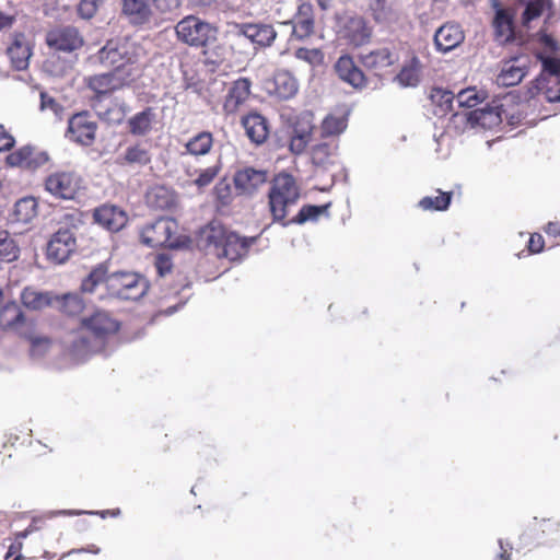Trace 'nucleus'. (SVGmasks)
<instances>
[{
	"label": "nucleus",
	"mask_w": 560,
	"mask_h": 560,
	"mask_svg": "<svg viewBox=\"0 0 560 560\" xmlns=\"http://www.w3.org/2000/svg\"><path fill=\"white\" fill-rule=\"evenodd\" d=\"M493 9L495 15L492 25L495 40L500 44H506L514 38L513 15L506 9L501 8L498 1H493Z\"/></svg>",
	"instance_id": "412c9836"
},
{
	"label": "nucleus",
	"mask_w": 560,
	"mask_h": 560,
	"mask_svg": "<svg viewBox=\"0 0 560 560\" xmlns=\"http://www.w3.org/2000/svg\"><path fill=\"white\" fill-rule=\"evenodd\" d=\"M314 130L313 115L310 112L300 114L289 126V150L294 155L304 153L312 140Z\"/></svg>",
	"instance_id": "9d476101"
},
{
	"label": "nucleus",
	"mask_w": 560,
	"mask_h": 560,
	"mask_svg": "<svg viewBox=\"0 0 560 560\" xmlns=\"http://www.w3.org/2000/svg\"><path fill=\"white\" fill-rule=\"evenodd\" d=\"M347 128V118L345 116L328 115L322 122V136L330 137L342 133Z\"/></svg>",
	"instance_id": "37998d69"
},
{
	"label": "nucleus",
	"mask_w": 560,
	"mask_h": 560,
	"mask_svg": "<svg viewBox=\"0 0 560 560\" xmlns=\"http://www.w3.org/2000/svg\"><path fill=\"white\" fill-rule=\"evenodd\" d=\"M527 59L525 57H515L505 60L501 65V70L497 77V83L502 86H514L518 84L526 75Z\"/></svg>",
	"instance_id": "aec40b11"
},
{
	"label": "nucleus",
	"mask_w": 560,
	"mask_h": 560,
	"mask_svg": "<svg viewBox=\"0 0 560 560\" xmlns=\"http://www.w3.org/2000/svg\"><path fill=\"white\" fill-rule=\"evenodd\" d=\"M37 210V202L33 197H24L19 199L12 212L9 215V222L13 223H28L35 215Z\"/></svg>",
	"instance_id": "2f4dec72"
},
{
	"label": "nucleus",
	"mask_w": 560,
	"mask_h": 560,
	"mask_svg": "<svg viewBox=\"0 0 560 560\" xmlns=\"http://www.w3.org/2000/svg\"><path fill=\"white\" fill-rule=\"evenodd\" d=\"M56 302L61 312L74 316L80 314L84 308V302L78 293H67L57 296Z\"/></svg>",
	"instance_id": "a19ab883"
},
{
	"label": "nucleus",
	"mask_w": 560,
	"mask_h": 560,
	"mask_svg": "<svg viewBox=\"0 0 560 560\" xmlns=\"http://www.w3.org/2000/svg\"><path fill=\"white\" fill-rule=\"evenodd\" d=\"M25 324V316L16 302L10 301L0 307V328L18 331Z\"/></svg>",
	"instance_id": "c85d7f7f"
},
{
	"label": "nucleus",
	"mask_w": 560,
	"mask_h": 560,
	"mask_svg": "<svg viewBox=\"0 0 560 560\" xmlns=\"http://www.w3.org/2000/svg\"><path fill=\"white\" fill-rule=\"evenodd\" d=\"M226 35L238 42L247 39L256 48H266L275 43L277 31L264 23H228Z\"/></svg>",
	"instance_id": "6e6552de"
},
{
	"label": "nucleus",
	"mask_w": 560,
	"mask_h": 560,
	"mask_svg": "<svg viewBox=\"0 0 560 560\" xmlns=\"http://www.w3.org/2000/svg\"><path fill=\"white\" fill-rule=\"evenodd\" d=\"M346 37L352 45L361 46L369 40L370 31L362 19H351L346 26Z\"/></svg>",
	"instance_id": "e433bc0d"
},
{
	"label": "nucleus",
	"mask_w": 560,
	"mask_h": 560,
	"mask_svg": "<svg viewBox=\"0 0 560 560\" xmlns=\"http://www.w3.org/2000/svg\"><path fill=\"white\" fill-rule=\"evenodd\" d=\"M14 144V139L9 135L2 125H0V152L10 150Z\"/></svg>",
	"instance_id": "680f3d73"
},
{
	"label": "nucleus",
	"mask_w": 560,
	"mask_h": 560,
	"mask_svg": "<svg viewBox=\"0 0 560 560\" xmlns=\"http://www.w3.org/2000/svg\"><path fill=\"white\" fill-rule=\"evenodd\" d=\"M431 98L438 104L442 115L454 110L456 95H454L453 92L444 89H434L432 91Z\"/></svg>",
	"instance_id": "49530a36"
},
{
	"label": "nucleus",
	"mask_w": 560,
	"mask_h": 560,
	"mask_svg": "<svg viewBox=\"0 0 560 560\" xmlns=\"http://www.w3.org/2000/svg\"><path fill=\"white\" fill-rule=\"evenodd\" d=\"M269 208L273 221L280 222L288 214V208L295 205L299 197L298 185L290 174L278 175L269 191Z\"/></svg>",
	"instance_id": "20e7f679"
},
{
	"label": "nucleus",
	"mask_w": 560,
	"mask_h": 560,
	"mask_svg": "<svg viewBox=\"0 0 560 560\" xmlns=\"http://www.w3.org/2000/svg\"><path fill=\"white\" fill-rule=\"evenodd\" d=\"M252 82L247 78L235 80L228 90L223 102V112L226 115L235 114L250 95Z\"/></svg>",
	"instance_id": "6ab92c4d"
},
{
	"label": "nucleus",
	"mask_w": 560,
	"mask_h": 560,
	"mask_svg": "<svg viewBox=\"0 0 560 560\" xmlns=\"http://www.w3.org/2000/svg\"><path fill=\"white\" fill-rule=\"evenodd\" d=\"M122 14L132 25L148 24L153 16L149 0H122Z\"/></svg>",
	"instance_id": "a878e982"
},
{
	"label": "nucleus",
	"mask_w": 560,
	"mask_h": 560,
	"mask_svg": "<svg viewBox=\"0 0 560 560\" xmlns=\"http://www.w3.org/2000/svg\"><path fill=\"white\" fill-rule=\"evenodd\" d=\"M132 82L131 74L119 69L91 75L86 79L88 86L100 95L124 89L125 86H129Z\"/></svg>",
	"instance_id": "ddd939ff"
},
{
	"label": "nucleus",
	"mask_w": 560,
	"mask_h": 560,
	"mask_svg": "<svg viewBox=\"0 0 560 560\" xmlns=\"http://www.w3.org/2000/svg\"><path fill=\"white\" fill-rule=\"evenodd\" d=\"M75 246L74 233L70 229H59L47 245V256L49 259L61 264L74 252Z\"/></svg>",
	"instance_id": "dca6fc26"
},
{
	"label": "nucleus",
	"mask_w": 560,
	"mask_h": 560,
	"mask_svg": "<svg viewBox=\"0 0 560 560\" xmlns=\"http://www.w3.org/2000/svg\"><path fill=\"white\" fill-rule=\"evenodd\" d=\"M108 269L105 264H100L82 280L81 290L84 293H94L96 288L105 283L107 285Z\"/></svg>",
	"instance_id": "4c0bfd02"
},
{
	"label": "nucleus",
	"mask_w": 560,
	"mask_h": 560,
	"mask_svg": "<svg viewBox=\"0 0 560 560\" xmlns=\"http://www.w3.org/2000/svg\"><path fill=\"white\" fill-rule=\"evenodd\" d=\"M20 248L8 231H0V261L11 262L18 259Z\"/></svg>",
	"instance_id": "79ce46f5"
},
{
	"label": "nucleus",
	"mask_w": 560,
	"mask_h": 560,
	"mask_svg": "<svg viewBox=\"0 0 560 560\" xmlns=\"http://www.w3.org/2000/svg\"><path fill=\"white\" fill-rule=\"evenodd\" d=\"M110 510H104V511H83V510H58L52 511L49 513V517L54 516H74V515H82V514H91V515H100L101 517L105 518L107 515H109Z\"/></svg>",
	"instance_id": "4d7b16f0"
},
{
	"label": "nucleus",
	"mask_w": 560,
	"mask_h": 560,
	"mask_svg": "<svg viewBox=\"0 0 560 560\" xmlns=\"http://www.w3.org/2000/svg\"><path fill=\"white\" fill-rule=\"evenodd\" d=\"M221 171V161L220 159L217 162L206 168L196 170L194 173L188 172L189 176L197 174V177L194 179V184L199 188L206 187L210 185L213 179L219 175Z\"/></svg>",
	"instance_id": "c03bdc74"
},
{
	"label": "nucleus",
	"mask_w": 560,
	"mask_h": 560,
	"mask_svg": "<svg viewBox=\"0 0 560 560\" xmlns=\"http://www.w3.org/2000/svg\"><path fill=\"white\" fill-rule=\"evenodd\" d=\"M421 78V62L417 57H412L410 61L402 67L400 72L395 77V81L402 88L417 86Z\"/></svg>",
	"instance_id": "f704fd0d"
},
{
	"label": "nucleus",
	"mask_w": 560,
	"mask_h": 560,
	"mask_svg": "<svg viewBox=\"0 0 560 560\" xmlns=\"http://www.w3.org/2000/svg\"><path fill=\"white\" fill-rule=\"evenodd\" d=\"M96 124L86 114H77L69 119L68 137L82 145H90L95 139Z\"/></svg>",
	"instance_id": "f3484780"
},
{
	"label": "nucleus",
	"mask_w": 560,
	"mask_h": 560,
	"mask_svg": "<svg viewBox=\"0 0 560 560\" xmlns=\"http://www.w3.org/2000/svg\"><path fill=\"white\" fill-rule=\"evenodd\" d=\"M338 144L336 141H326L312 148V162L324 170L334 166L338 161Z\"/></svg>",
	"instance_id": "cd10ccee"
},
{
	"label": "nucleus",
	"mask_w": 560,
	"mask_h": 560,
	"mask_svg": "<svg viewBox=\"0 0 560 560\" xmlns=\"http://www.w3.org/2000/svg\"><path fill=\"white\" fill-rule=\"evenodd\" d=\"M40 109L50 110L55 117L60 118L63 112V107L49 94L40 93Z\"/></svg>",
	"instance_id": "6e6d98bb"
},
{
	"label": "nucleus",
	"mask_w": 560,
	"mask_h": 560,
	"mask_svg": "<svg viewBox=\"0 0 560 560\" xmlns=\"http://www.w3.org/2000/svg\"><path fill=\"white\" fill-rule=\"evenodd\" d=\"M46 43L56 50L71 52L82 47L84 40L78 28L60 26L47 33Z\"/></svg>",
	"instance_id": "2eb2a0df"
},
{
	"label": "nucleus",
	"mask_w": 560,
	"mask_h": 560,
	"mask_svg": "<svg viewBox=\"0 0 560 560\" xmlns=\"http://www.w3.org/2000/svg\"><path fill=\"white\" fill-rule=\"evenodd\" d=\"M452 194L438 190L436 196H425L420 199L418 206L424 211H443L451 203Z\"/></svg>",
	"instance_id": "ea45409f"
},
{
	"label": "nucleus",
	"mask_w": 560,
	"mask_h": 560,
	"mask_svg": "<svg viewBox=\"0 0 560 560\" xmlns=\"http://www.w3.org/2000/svg\"><path fill=\"white\" fill-rule=\"evenodd\" d=\"M545 231L548 235L560 237V224L558 222H549Z\"/></svg>",
	"instance_id": "0e129e2a"
},
{
	"label": "nucleus",
	"mask_w": 560,
	"mask_h": 560,
	"mask_svg": "<svg viewBox=\"0 0 560 560\" xmlns=\"http://www.w3.org/2000/svg\"><path fill=\"white\" fill-rule=\"evenodd\" d=\"M54 347V342L47 337H33L31 339V357L35 361H40L52 351Z\"/></svg>",
	"instance_id": "a18cd8bd"
},
{
	"label": "nucleus",
	"mask_w": 560,
	"mask_h": 560,
	"mask_svg": "<svg viewBox=\"0 0 560 560\" xmlns=\"http://www.w3.org/2000/svg\"><path fill=\"white\" fill-rule=\"evenodd\" d=\"M97 114L102 119H104L110 124H119L124 118V113L121 112L120 108H118L116 106L108 108L104 112L98 110Z\"/></svg>",
	"instance_id": "13d9d810"
},
{
	"label": "nucleus",
	"mask_w": 560,
	"mask_h": 560,
	"mask_svg": "<svg viewBox=\"0 0 560 560\" xmlns=\"http://www.w3.org/2000/svg\"><path fill=\"white\" fill-rule=\"evenodd\" d=\"M242 125L246 136L255 144H262L269 135V126L267 119L258 114H249L242 119Z\"/></svg>",
	"instance_id": "bb28decb"
},
{
	"label": "nucleus",
	"mask_w": 560,
	"mask_h": 560,
	"mask_svg": "<svg viewBox=\"0 0 560 560\" xmlns=\"http://www.w3.org/2000/svg\"><path fill=\"white\" fill-rule=\"evenodd\" d=\"M298 89V81L290 72L279 71L275 74L270 92L279 98L288 100L296 94Z\"/></svg>",
	"instance_id": "7c9ffc66"
},
{
	"label": "nucleus",
	"mask_w": 560,
	"mask_h": 560,
	"mask_svg": "<svg viewBox=\"0 0 560 560\" xmlns=\"http://www.w3.org/2000/svg\"><path fill=\"white\" fill-rule=\"evenodd\" d=\"M505 110L502 104L492 102L481 108L468 110L463 114L455 113L454 116L458 119L466 120L471 128L480 127L483 129H492L502 122Z\"/></svg>",
	"instance_id": "1a4fd4ad"
},
{
	"label": "nucleus",
	"mask_w": 560,
	"mask_h": 560,
	"mask_svg": "<svg viewBox=\"0 0 560 560\" xmlns=\"http://www.w3.org/2000/svg\"><path fill=\"white\" fill-rule=\"evenodd\" d=\"M178 224L171 218H160L145 225L140 234L141 242L149 247L179 248L184 245L182 237L177 235Z\"/></svg>",
	"instance_id": "39448f33"
},
{
	"label": "nucleus",
	"mask_w": 560,
	"mask_h": 560,
	"mask_svg": "<svg viewBox=\"0 0 560 560\" xmlns=\"http://www.w3.org/2000/svg\"><path fill=\"white\" fill-rule=\"evenodd\" d=\"M155 268L161 277L170 273L172 270L171 259L164 255H159L155 260Z\"/></svg>",
	"instance_id": "bf43d9fd"
},
{
	"label": "nucleus",
	"mask_w": 560,
	"mask_h": 560,
	"mask_svg": "<svg viewBox=\"0 0 560 560\" xmlns=\"http://www.w3.org/2000/svg\"><path fill=\"white\" fill-rule=\"evenodd\" d=\"M107 290L120 300L137 301L149 290L148 280L136 272H113L107 277Z\"/></svg>",
	"instance_id": "423d86ee"
},
{
	"label": "nucleus",
	"mask_w": 560,
	"mask_h": 560,
	"mask_svg": "<svg viewBox=\"0 0 560 560\" xmlns=\"http://www.w3.org/2000/svg\"><path fill=\"white\" fill-rule=\"evenodd\" d=\"M233 180L240 194L253 195L267 183L268 174L265 170L244 167L235 173Z\"/></svg>",
	"instance_id": "a211bd4d"
},
{
	"label": "nucleus",
	"mask_w": 560,
	"mask_h": 560,
	"mask_svg": "<svg viewBox=\"0 0 560 560\" xmlns=\"http://www.w3.org/2000/svg\"><path fill=\"white\" fill-rule=\"evenodd\" d=\"M22 547H23L22 541H16V542L11 544L4 558L9 559L15 552L20 551L22 549Z\"/></svg>",
	"instance_id": "338daca9"
},
{
	"label": "nucleus",
	"mask_w": 560,
	"mask_h": 560,
	"mask_svg": "<svg viewBox=\"0 0 560 560\" xmlns=\"http://www.w3.org/2000/svg\"><path fill=\"white\" fill-rule=\"evenodd\" d=\"M119 329V323L104 311L95 312L82 320V328L70 346V353L77 361H84L91 354L104 349L107 338Z\"/></svg>",
	"instance_id": "f257e3e1"
},
{
	"label": "nucleus",
	"mask_w": 560,
	"mask_h": 560,
	"mask_svg": "<svg viewBox=\"0 0 560 560\" xmlns=\"http://www.w3.org/2000/svg\"><path fill=\"white\" fill-rule=\"evenodd\" d=\"M397 59V56L388 47L376 48L360 56L363 67L374 72L394 65Z\"/></svg>",
	"instance_id": "393cba45"
},
{
	"label": "nucleus",
	"mask_w": 560,
	"mask_h": 560,
	"mask_svg": "<svg viewBox=\"0 0 560 560\" xmlns=\"http://www.w3.org/2000/svg\"><path fill=\"white\" fill-rule=\"evenodd\" d=\"M213 147V136L209 131H200L185 143V153L192 156H202Z\"/></svg>",
	"instance_id": "72a5a7b5"
},
{
	"label": "nucleus",
	"mask_w": 560,
	"mask_h": 560,
	"mask_svg": "<svg viewBox=\"0 0 560 560\" xmlns=\"http://www.w3.org/2000/svg\"><path fill=\"white\" fill-rule=\"evenodd\" d=\"M102 0H80L78 4V14L83 20H91L97 12Z\"/></svg>",
	"instance_id": "864d4df0"
},
{
	"label": "nucleus",
	"mask_w": 560,
	"mask_h": 560,
	"mask_svg": "<svg viewBox=\"0 0 560 560\" xmlns=\"http://www.w3.org/2000/svg\"><path fill=\"white\" fill-rule=\"evenodd\" d=\"M291 27V39L305 40L315 32L314 9L310 2H301L291 20L283 22Z\"/></svg>",
	"instance_id": "f8f14e48"
},
{
	"label": "nucleus",
	"mask_w": 560,
	"mask_h": 560,
	"mask_svg": "<svg viewBox=\"0 0 560 560\" xmlns=\"http://www.w3.org/2000/svg\"><path fill=\"white\" fill-rule=\"evenodd\" d=\"M143 52V48L137 42L117 38L108 40L92 59L105 68H112L113 71L119 69L130 73L131 80L135 81L139 74L136 63Z\"/></svg>",
	"instance_id": "7ed1b4c3"
},
{
	"label": "nucleus",
	"mask_w": 560,
	"mask_h": 560,
	"mask_svg": "<svg viewBox=\"0 0 560 560\" xmlns=\"http://www.w3.org/2000/svg\"><path fill=\"white\" fill-rule=\"evenodd\" d=\"M499 546L501 548V552L498 556L499 560H510L511 555L509 553L508 549L504 548L502 539H499Z\"/></svg>",
	"instance_id": "774afa93"
},
{
	"label": "nucleus",
	"mask_w": 560,
	"mask_h": 560,
	"mask_svg": "<svg viewBox=\"0 0 560 560\" xmlns=\"http://www.w3.org/2000/svg\"><path fill=\"white\" fill-rule=\"evenodd\" d=\"M335 70L342 81L349 83L354 89L365 86L364 73L355 66L350 56L343 55L339 57L335 65Z\"/></svg>",
	"instance_id": "b1692460"
},
{
	"label": "nucleus",
	"mask_w": 560,
	"mask_h": 560,
	"mask_svg": "<svg viewBox=\"0 0 560 560\" xmlns=\"http://www.w3.org/2000/svg\"><path fill=\"white\" fill-rule=\"evenodd\" d=\"M151 161V153L144 143L129 145L125 152L117 158L120 165L144 166Z\"/></svg>",
	"instance_id": "c756f323"
},
{
	"label": "nucleus",
	"mask_w": 560,
	"mask_h": 560,
	"mask_svg": "<svg viewBox=\"0 0 560 560\" xmlns=\"http://www.w3.org/2000/svg\"><path fill=\"white\" fill-rule=\"evenodd\" d=\"M93 222L109 232H118L128 222L126 211L113 203H103L93 210Z\"/></svg>",
	"instance_id": "4468645a"
},
{
	"label": "nucleus",
	"mask_w": 560,
	"mask_h": 560,
	"mask_svg": "<svg viewBox=\"0 0 560 560\" xmlns=\"http://www.w3.org/2000/svg\"><path fill=\"white\" fill-rule=\"evenodd\" d=\"M20 298L22 304L32 311H39L52 303V300L47 292L37 291L31 287L24 288Z\"/></svg>",
	"instance_id": "c9c22d12"
},
{
	"label": "nucleus",
	"mask_w": 560,
	"mask_h": 560,
	"mask_svg": "<svg viewBox=\"0 0 560 560\" xmlns=\"http://www.w3.org/2000/svg\"><path fill=\"white\" fill-rule=\"evenodd\" d=\"M100 551L101 550L98 547H96L95 545H91L86 548L72 549L68 553H65L63 557L71 555V553H82V552H91V553L97 555V553H100Z\"/></svg>",
	"instance_id": "e2e57ef3"
},
{
	"label": "nucleus",
	"mask_w": 560,
	"mask_h": 560,
	"mask_svg": "<svg viewBox=\"0 0 560 560\" xmlns=\"http://www.w3.org/2000/svg\"><path fill=\"white\" fill-rule=\"evenodd\" d=\"M465 36L459 25L447 23L442 25L434 34V44L439 51L448 52L456 48Z\"/></svg>",
	"instance_id": "5701e85b"
},
{
	"label": "nucleus",
	"mask_w": 560,
	"mask_h": 560,
	"mask_svg": "<svg viewBox=\"0 0 560 560\" xmlns=\"http://www.w3.org/2000/svg\"><path fill=\"white\" fill-rule=\"evenodd\" d=\"M7 55L15 70H25L32 56V47L26 36L23 34L15 35L12 44L7 49Z\"/></svg>",
	"instance_id": "4be33fe9"
},
{
	"label": "nucleus",
	"mask_w": 560,
	"mask_h": 560,
	"mask_svg": "<svg viewBox=\"0 0 560 560\" xmlns=\"http://www.w3.org/2000/svg\"><path fill=\"white\" fill-rule=\"evenodd\" d=\"M254 241V238L247 241L240 237L219 222H211L200 230L198 246L217 257H225L234 261L247 254Z\"/></svg>",
	"instance_id": "f03ea898"
},
{
	"label": "nucleus",
	"mask_w": 560,
	"mask_h": 560,
	"mask_svg": "<svg viewBox=\"0 0 560 560\" xmlns=\"http://www.w3.org/2000/svg\"><path fill=\"white\" fill-rule=\"evenodd\" d=\"M294 57L312 67H318L324 63L325 55L319 48L301 47L294 51Z\"/></svg>",
	"instance_id": "09e8293b"
},
{
	"label": "nucleus",
	"mask_w": 560,
	"mask_h": 560,
	"mask_svg": "<svg viewBox=\"0 0 560 560\" xmlns=\"http://www.w3.org/2000/svg\"><path fill=\"white\" fill-rule=\"evenodd\" d=\"M548 0H529L523 12V24L527 25L534 19L540 16L547 5Z\"/></svg>",
	"instance_id": "603ef678"
},
{
	"label": "nucleus",
	"mask_w": 560,
	"mask_h": 560,
	"mask_svg": "<svg viewBox=\"0 0 560 560\" xmlns=\"http://www.w3.org/2000/svg\"><path fill=\"white\" fill-rule=\"evenodd\" d=\"M371 10L377 23L389 25L398 21L399 13L389 2L373 1Z\"/></svg>",
	"instance_id": "58836bf2"
},
{
	"label": "nucleus",
	"mask_w": 560,
	"mask_h": 560,
	"mask_svg": "<svg viewBox=\"0 0 560 560\" xmlns=\"http://www.w3.org/2000/svg\"><path fill=\"white\" fill-rule=\"evenodd\" d=\"M482 97L475 88L460 90L456 94V103L458 107L471 108L481 102Z\"/></svg>",
	"instance_id": "3c124183"
},
{
	"label": "nucleus",
	"mask_w": 560,
	"mask_h": 560,
	"mask_svg": "<svg viewBox=\"0 0 560 560\" xmlns=\"http://www.w3.org/2000/svg\"><path fill=\"white\" fill-rule=\"evenodd\" d=\"M329 203L324 206L307 205L301 208L298 215L291 220L292 223L303 224L307 221H316L319 215L327 213Z\"/></svg>",
	"instance_id": "de8ad7c7"
},
{
	"label": "nucleus",
	"mask_w": 560,
	"mask_h": 560,
	"mask_svg": "<svg viewBox=\"0 0 560 560\" xmlns=\"http://www.w3.org/2000/svg\"><path fill=\"white\" fill-rule=\"evenodd\" d=\"M544 248V237L538 234H532L528 241V249L530 253H540Z\"/></svg>",
	"instance_id": "052dcab7"
},
{
	"label": "nucleus",
	"mask_w": 560,
	"mask_h": 560,
	"mask_svg": "<svg viewBox=\"0 0 560 560\" xmlns=\"http://www.w3.org/2000/svg\"><path fill=\"white\" fill-rule=\"evenodd\" d=\"M155 112L152 107H145L128 119V130L133 136H145L152 130Z\"/></svg>",
	"instance_id": "473e14b6"
},
{
	"label": "nucleus",
	"mask_w": 560,
	"mask_h": 560,
	"mask_svg": "<svg viewBox=\"0 0 560 560\" xmlns=\"http://www.w3.org/2000/svg\"><path fill=\"white\" fill-rule=\"evenodd\" d=\"M178 39L192 47H205L217 39V28L195 15L182 19L175 26Z\"/></svg>",
	"instance_id": "0eeeda50"
},
{
	"label": "nucleus",
	"mask_w": 560,
	"mask_h": 560,
	"mask_svg": "<svg viewBox=\"0 0 560 560\" xmlns=\"http://www.w3.org/2000/svg\"><path fill=\"white\" fill-rule=\"evenodd\" d=\"M81 187V179L74 172L59 171L45 179L46 190L56 198L73 199Z\"/></svg>",
	"instance_id": "9b49d317"
},
{
	"label": "nucleus",
	"mask_w": 560,
	"mask_h": 560,
	"mask_svg": "<svg viewBox=\"0 0 560 560\" xmlns=\"http://www.w3.org/2000/svg\"><path fill=\"white\" fill-rule=\"evenodd\" d=\"M33 149L23 147L8 155L7 161L11 166L30 167L32 165Z\"/></svg>",
	"instance_id": "8fccbe9b"
},
{
	"label": "nucleus",
	"mask_w": 560,
	"mask_h": 560,
	"mask_svg": "<svg viewBox=\"0 0 560 560\" xmlns=\"http://www.w3.org/2000/svg\"><path fill=\"white\" fill-rule=\"evenodd\" d=\"M183 0H152L156 12L162 15H171L176 13L180 8Z\"/></svg>",
	"instance_id": "5fc2aeb1"
},
{
	"label": "nucleus",
	"mask_w": 560,
	"mask_h": 560,
	"mask_svg": "<svg viewBox=\"0 0 560 560\" xmlns=\"http://www.w3.org/2000/svg\"><path fill=\"white\" fill-rule=\"evenodd\" d=\"M14 16L0 12V31L13 24Z\"/></svg>",
	"instance_id": "69168bd1"
}]
</instances>
